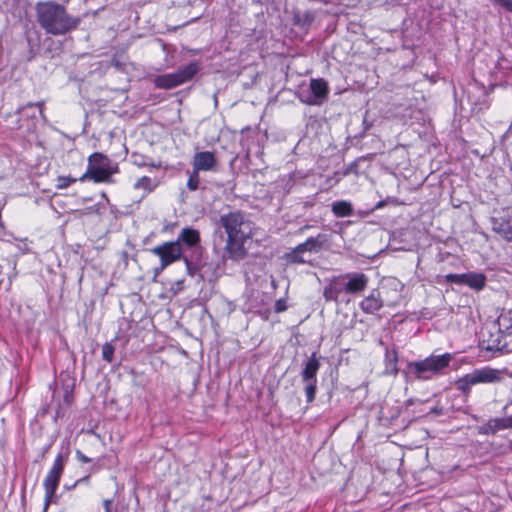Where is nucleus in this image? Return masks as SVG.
<instances>
[{
  "label": "nucleus",
  "mask_w": 512,
  "mask_h": 512,
  "mask_svg": "<svg viewBox=\"0 0 512 512\" xmlns=\"http://www.w3.org/2000/svg\"><path fill=\"white\" fill-rule=\"evenodd\" d=\"M219 223L227 234L225 250L228 257L236 261L245 258L247 251L244 244L253 235V222L244 213L233 211L221 215Z\"/></svg>",
  "instance_id": "1"
},
{
  "label": "nucleus",
  "mask_w": 512,
  "mask_h": 512,
  "mask_svg": "<svg viewBox=\"0 0 512 512\" xmlns=\"http://www.w3.org/2000/svg\"><path fill=\"white\" fill-rule=\"evenodd\" d=\"M36 19L40 27L54 36L75 30L81 19L68 14L66 8L55 1H40L35 5Z\"/></svg>",
  "instance_id": "2"
},
{
  "label": "nucleus",
  "mask_w": 512,
  "mask_h": 512,
  "mask_svg": "<svg viewBox=\"0 0 512 512\" xmlns=\"http://www.w3.org/2000/svg\"><path fill=\"white\" fill-rule=\"evenodd\" d=\"M452 359L453 355L451 353L430 355L423 360L409 362L407 365L408 373L418 380H430L441 374L449 366Z\"/></svg>",
  "instance_id": "3"
},
{
  "label": "nucleus",
  "mask_w": 512,
  "mask_h": 512,
  "mask_svg": "<svg viewBox=\"0 0 512 512\" xmlns=\"http://www.w3.org/2000/svg\"><path fill=\"white\" fill-rule=\"evenodd\" d=\"M506 369L484 366L474 369L456 380V388L464 394H469L472 387L479 384H496L503 381Z\"/></svg>",
  "instance_id": "4"
},
{
  "label": "nucleus",
  "mask_w": 512,
  "mask_h": 512,
  "mask_svg": "<svg viewBox=\"0 0 512 512\" xmlns=\"http://www.w3.org/2000/svg\"><path fill=\"white\" fill-rule=\"evenodd\" d=\"M115 173H118V165L113 163L106 155L95 152L88 157L87 170L79 180L111 183L113 182L112 175Z\"/></svg>",
  "instance_id": "5"
},
{
  "label": "nucleus",
  "mask_w": 512,
  "mask_h": 512,
  "mask_svg": "<svg viewBox=\"0 0 512 512\" xmlns=\"http://www.w3.org/2000/svg\"><path fill=\"white\" fill-rule=\"evenodd\" d=\"M36 111V106L29 104L14 113L8 114L5 119L7 128L17 131L20 137L28 138L36 130Z\"/></svg>",
  "instance_id": "6"
},
{
  "label": "nucleus",
  "mask_w": 512,
  "mask_h": 512,
  "mask_svg": "<svg viewBox=\"0 0 512 512\" xmlns=\"http://www.w3.org/2000/svg\"><path fill=\"white\" fill-rule=\"evenodd\" d=\"M151 253L159 257L160 266L154 269L155 275L160 274L165 268L174 262L183 259L187 270L190 271V261L187 257L183 256V250L178 242L168 241L150 249Z\"/></svg>",
  "instance_id": "7"
},
{
  "label": "nucleus",
  "mask_w": 512,
  "mask_h": 512,
  "mask_svg": "<svg viewBox=\"0 0 512 512\" xmlns=\"http://www.w3.org/2000/svg\"><path fill=\"white\" fill-rule=\"evenodd\" d=\"M199 69V63L193 61L186 66L178 68L173 73L156 76L153 80V83L159 89H172L190 81L197 74Z\"/></svg>",
  "instance_id": "8"
},
{
  "label": "nucleus",
  "mask_w": 512,
  "mask_h": 512,
  "mask_svg": "<svg viewBox=\"0 0 512 512\" xmlns=\"http://www.w3.org/2000/svg\"><path fill=\"white\" fill-rule=\"evenodd\" d=\"M64 470V456L59 453L53 462L52 467L50 468L49 472L47 473L43 486L45 489V503H44V509L46 510L49 506V504L52 502L55 492L58 488L61 475Z\"/></svg>",
  "instance_id": "9"
},
{
  "label": "nucleus",
  "mask_w": 512,
  "mask_h": 512,
  "mask_svg": "<svg viewBox=\"0 0 512 512\" xmlns=\"http://www.w3.org/2000/svg\"><path fill=\"white\" fill-rule=\"evenodd\" d=\"M339 278L340 280H346L343 284V289L349 294H357L364 291L369 281L364 273H347Z\"/></svg>",
  "instance_id": "10"
},
{
  "label": "nucleus",
  "mask_w": 512,
  "mask_h": 512,
  "mask_svg": "<svg viewBox=\"0 0 512 512\" xmlns=\"http://www.w3.org/2000/svg\"><path fill=\"white\" fill-rule=\"evenodd\" d=\"M193 169L196 171H212L217 166V159L213 152H196L192 161Z\"/></svg>",
  "instance_id": "11"
},
{
  "label": "nucleus",
  "mask_w": 512,
  "mask_h": 512,
  "mask_svg": "<svg viewBox=\"0 0 512 512\" xmlns=\"http://www.w3.org/2000/svg\"><path fill=\"white\" fill-rule=\"evenodd\" d=\"M492 230L507 242L512 241V223L510 218L492 217Z\"/></svg>",
  "instance_id": "12"
},
{
  "label": "nucleus",
  "mask_w": 512,
  "mask_h": 512,
  "mask_svg": "<svg viewBox=\"0 0 512 512\" xmlns=\"http://www.w3.org/2000/svg\"><path fill=\"white\" fill-rule=\"evenodd\" d=\"M359 306L366 314H373L379 311L383 306L379 291L372 290L371 293L360 302Z\"/></svg>",
  "instance_id": "13"
},
{
  "label": "nucleus",
  "mask_w": 512,
  "mask_h": 512,
  "mask_svg": "<svg viewBox=\"0 0 512 512\" xmlns=\"http://www.w3.org/2000/svg\"><path fill=\"white\" fill-rule=\"evenodd\" d=\"M174 242H178L182 248L183 246L187 248L196 247L200 243L199 231L190 227L183 228Z\"/></svg>",
  "instance_id": "14"
},
{
  "label": "nucleus",
  "mask_w": 512,
  "mask_h": 512,
  "mask_svg": "<svg viewBox=\"0 0 512 512\" xmlns=\"http://www.w3.org/2000/svg\"><path fill=\"white\" fill-rule=\"evenodd\" d=\"M320 368V361L316 353H312L308 361L305 363L301 372L302 381H317V373Z\"/></svg>",
  "instance_id": "15"
},
{
  "label": "nucleus",
  "mask_w": 512,
  "mask_h": 512,
  "mask_svg": "<svg viewBox=\"0 0 512 512\" xmlns=\"http://www.w3.org/2000/svg\"><path fill=\"white\" fill-rule=\"evenodd\" d=\"M340 278H334L330 283L324 287L323 297L326 301L338 302V297L343 289Z\"/></svg>",
  "instance_id": "16"
},
{
  "label": "nucleus",
  "mask_w": 512,
  "mask_h": 512,
  "mask_svg": "<svg viewBox=\"0 0 512 512\" xmlns=\"http://www.w3.org/2000/svg\"><path fill=\"white\" fill-rule=\"evenodd\" d=\"M159 185V180L156 178H150L148 176H143L139 178L133 185V188L136 190H142L143 194L141 199L145 198L149 193L153 192Z\"/></svg>",
  "instance_id": "17"
},
{
  "label": "nucleus",
  "mask_w": 512,
  "mask_h": 512,
  "mask_svg": "<svg viewBox=\"0 0 512 512\" xmlns=\"http://www.w3.org/2000/svg\"><path fill=\"white\" fill-rule=\"evenodd\" d=\"M331 210L336 217H349L353 215L354 212L352 203L347 200L333 202Z\"/></svg>",
  "instance_id": "18"
},
{
  "label": "nucleus",
  "mask_w": 512,
  "mask_h": 512,
  "mask_svg": "<svg viewBox=\"0 0 512 512\" xmlns=\"http://www.w3.org/2000/svg\"><path fill=\"white\" fill-rule=\"evenodd\" d=\"M497 324L500 338L510 333L512 331V310L502 312L497 319Z\"/></svg>",
  "instance_id": "19"
},
{
  "label": "nucleus",
  "mask_w": 512,
  "mask_h": 512,
  "mask_svg": "<svg viewBox=\"0 0 512 512\" xmlns=\"http://www.w3.org/2000/svg\"><path fill=\"white\" fill-rule=\"evenodd\" d=\"M310 89L317 99H325L329 92L328 84L322 78L312 79L310 82Z\"/></svg>",
  "instance_id": "20"
},
{
  "label": "nucleus",
  "mask_w": 512,
  "mask_h": 512,
  "mask_svg": "<svg viewBox=\"0 0 512 512\" xmlns=\"http://www.w3.org/2000/svg\"><path fill=\"white\" fill-rule=\"evenodd\" d=\"M486 283V277L482 273L468 272L466 278V284L472 289L481 290Z\"/></svg>",
  "instance_id": "21"
},
{
  "label": "nucleus",
  "mask_w": 512,
  "mask_h": 512,
  "mask_svg": "<svg viewBox=\"0 0 512 512\" xmlns=\"http://www.w3.org/2000/svg\"><path fill=\"white\" fill-rule=\"evenodd\" d=\"M492 432L504 429H512V415L505 418H495L488 423Z\"/></svg>",
  "instance_id": "22"
},
{
  "label": "nucleus",
  "mask_w": 512,
  "mask_h": 512,
  "mask_svg": "<svg viewBox=\"0 0 512 512\" xmlns=\"http://www.w3.org/2000/svg\"><path fill=\"white\" fill-rule=\"evenodd\" d=\"M497 350L512 353V331L498 340Z\"/></svg>",
  "instance_id": "23"
},
{
  "label": "nucleus",
  "mask_w": 512,
  "mask_h": 512,
  "mask_svg": "<svg viewBox=\"0 0 512 512\" xmlns=\"http://www.w3.org/2000/svg\"><path fill=\"white\" fill-rule=\"evenodd\" d=\"M325 241V236L319 234L317 237H309L305 241V245L308 247L309 251H318L321 249L322 244Z\"/></svg>",
  "instance_id": "24"
},
{
  "label": "nucleus",
  "mask_w": 512,
  "mask_h": 512,
  "mask_svg": "<svg viewBox=\"0 0 512 512\" xmlns=\"http://www.w3.org/2000/svg\"><path fill=\"white\" fill-rule=\"evenodd\" d=\"M305 383V394L307 398V402L311 403L316 396L317 391V381H303Z\"/></svg>",
  "instance_id": "25"
},
{
  "label": "nucleus",
  "mask_w": 512,
  "mask_h": 512,
  "mask_svg": "<svg viewBox=\"0 0 512 512\" xmlns=\"http://www.w3.org/2000/svg\"><path fill=\"white\" fill-rule=\"evenodd\" d=\"M114 352L115 348L112 343L106 342L102 346V358L107 361L108 363H111L114 359Z\"/></svg>",
  "instance_id": "26"
},
{
  "label": "nucleus",
  "mask_w": 512,
  "mask_h": 512,
  "mask_svg": "<svg viewBox=\"0 0 512 512\" xmlns=\"http://www.w3.org/2000/svg\"><path fill=\"white\" fill-rule=\"evenodd\" d=\"M386 358L388 360L387 370H389L391 373L396 374L397 373V353L395 351L391 353L386 354Z\"/></svg>",
  "instance_id": "27"
},
{
  "label": "nucleus",
  "mask_w": 512,
  "mask_h": 512,
  "mask_svg": "<svg viewBox=\"0 0 512 512\" xmlns=\"http://www.w3.org/2000/svg\"><path fill=\"white\" fill-rule=\"evenodd\" d=\"M133 163L138 166V167H145V166H150V167H153V168H159L161 166L160 163H149L146 159V157L142 156V155H133Z\"/></svg>",
  "instance_id": "28"
},
{
  "label": "nucleus",
  "mask_w": 512,
  "mask_h": 512,
  "mask_svg": "<svg viewBox=\"0 0 512 512\" xmlns=\"http://www.w3.org/2000/svg\"><path fill=\"white\" fill-rule=\"evenodd\" d=\"M199 172L193 169V172L190 174L188 181H187V187L191 191H195L199 187Z\"/></svg>",
  "instance_id": "29"
},
{
  "label": "nucleus",
  "mask_w": 512,
  "mask_h": 512,
  "mask_svg": "<svg viewBox=\"0 0 512 512\" xmlns=\"http://www.w3.org/2000/svg\"><path fill=\"white\" fill-rule=\"evenodd\" d=\"M467 273L463 274H448L446 275L447 282L465 285L466 284Z\"/></svg>",
  "instance_id": "30"
},
{
  "label": "nucleus",
  "mask_w": 512,
  "mask_h": 512,
  "mask_svg": "<svg viewBox=\"0 0 512 512\" xmlns=\"http://www.w3.org/2000/svg\"><path fill=\"white\" fill-rule=\"evenodd\" d=\"M75 182H76L75 178L68 177V176H59L57 178L56 187L58 189H65Z\"/></svg>",
  "instance_id": "31"
},
{
  "label": "nucleus",
  "mask_w": 512,
  "mask_h": 512,
  "mask_svg": "<svg viewBox=\"0 0 512 512\" xmlns=\"http://www.w3.org/2000/svg\"><path fill=\"white\" fill-rule=\"evenodd\" d=\"M492 1L500 4L507 11L512 12V0H492Z\"/></svg>",
  "instance_id": "32"
},
{
  "label": "nucleus",
  "mask_w": 512,
  "mask_h": 512,
  "mask_svg": "<svg viewBox=\"0 0 512 512\" xmlns=\"http://www.w3.org/2000/svg\"><path fill=\"white\" fill-rule=\"evenodd\" d=\"M305 251H309L308 247L305 245V242L304 243H301L299 244L298 246H296V248L293 250L292 254L293 256L295 257L297 254L299 253H303Z\"/></svg>",
  "instance_id": "33"
},
{
  "label": "nucleus",
  "mask_w": 512,
  "mask_h": 512,
  "mask_svg": "<svg viewBox=\"0 0 512 512\" xmlns=\"http://www.w3.org/2000/svg\"><path fill=\"white\" fill-rule=\"evenodd\" d=\"M76 457L77 459L82 462V463H89L91 461L90 458H88L87 456H85L81 451L77 450L76 451Z\"/></svg>",
  "instance_id": "34"
},
{
  "label": "nucleus",
  "mask_w": 512,
  "mask_h": 512,
  "mask_svg": "<svg viewBox=\"0 0 512 512\" xmlns=\"http://www.w3.org/2000/svg\"><path fill=\"white\" fill-rule=\"evenodd\" d=\"M111 505H112V500H109V499L104 500V502H103L104 511L111 512Z\"/></svg>",
  "instance_id": "35"
},
{
  "label": "nucleus",
  "mask_w": 512,
  "mask_h": 512,
  "mask_svg": "<svg viewBox=\"0 0 512 512\" xmlns=\"http://www.w3.org/2000/svg\"><path fill=\"white\" fill-rule=\"evenodd\" d=\"M355 167H356L355 163H353L349 167H347L345 169V171L343 172L344 176H347L348 174H350L355 169Z\"/></svg>",
  "instance_id": "36"
},
{
  "label": "nucleus",
  "mask_w": 512,
  "mask_h": 512,
  "mask_svg": "<svg viewBox=\"0 0 512 512\" xmlns=\"http://www.w3.org/2000/svg\"><path fill=\"white\" fill-rule=\"evenodd\" d=\"M89 479L88 476L84 477V478H81L79 479L73 486H76L77 484L81 483V482H87Z\"/></svg>",
  "instance_id": "37"
},
{
  "label": "nucleus",
  "mask_w": 512,
  "mask_h": 512,
  "mask_svg": "<svg viewBox=\"0 0 512 512\" xmlns=\"http://www.w3.org/2000/svg\"><path fill=\"white\" fill-rule=\"evenodd\" d=\"M382 206H383V202H379V203H377L376 208H381Z\"/></svg>",
  "instance_id": "38"
}]
</instances>
